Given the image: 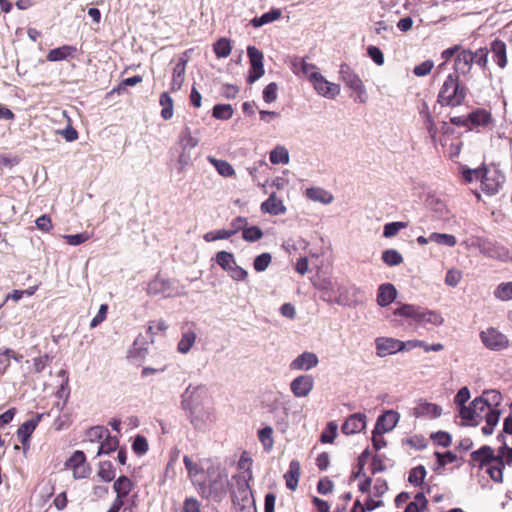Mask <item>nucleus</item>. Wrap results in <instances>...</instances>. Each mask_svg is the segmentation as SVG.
<instances>
[{"label":"nucleus","instance_id":"nucleus-59","mask_svg":"<svg viewBox=\"0 0 512 512\" xmlns=\"http://www.w3.org/2000/svg\"><path fill=\"white\" fill-rule=\"evenodd\" d=\"M248 56L250 59V70L248 74V82L254 83L256 81V47H248Z\"/></svg>","mask_w":512,"mask_h":512},{"label":"nucleus","instance_id":"nucleus-24","mask_svg":"<svg viewBox=\"0 0 512 512\" xmlns=\"http://www.w3.org/2000/svg\"><path fill=\"white\" fill-rule=\"evenodd\" d=\"M247 219L245 217H237L230 223V227L227 229L228 232H231V236L242 231V237L246 241L254 242L256 241V227L251 226L247 227Z\"/></svg>","mask_w":512,"mask_h":512},{"label":"nucleus","instance_id":"nucleus-43","mask_svg":"<svg viewBox=\"0 0 512 512\" xmlns=\"http://www.w3.org/2000/svg\"><path fill=\"white\" fill-rule=\"evenodd\" d=\"M208 160L221 176L229 177L234 174L233 167L227 161L216 159L211 156L208 157Z\"/></svg>","mask_w":512,"mask_h":512},{"label":"nucleus","instance_id":"nucleus-1","mask_svg":"<svg viewBox=\"0 0 512 512\" xmlns=\"http://www.w3.org/2000/svg\"><path fill=\"white\" fill-rule=\"evenodd\" d=\"M188 477L202 498L220 501L229 487L228 474L210 459L184 456Z\"/></svg>","mask_w":512,"mask_h":512},{"label":"nucleus","instance_id":"nucleus-46","mask_svg":"<svg viewBox=\"0 0 512 512\" xmlns=\"http://www.w3.org/2000/svg\"><path fill=\"white\" fill-rule=\"evenodd\" d=\"M459 415L466 422V424L472 426L478 425L477 413L474 411L472 402L468 406L462 405V408L459 409Z\"/></svg>","mask_w":512,"mask_h":512},{"label":"nucleus","instance_id":"nucleus-31","mask_svg":"<svg viewBox=\"0 0 512 512\" xmlns=\"http://www.w3.org/2000/svg\"><path fill=\"white\" fill-rule=\"evenodd\" d=\"M397 297V290L391 283L381 284L378 288L377 303L385 307L391 304Z\"/></svg>","mask_w":512,"mask_h":512},{"label":"nucleus","instance_id":"nucleus-9","mask_svg":"<svg viewBox=\"0 0 512 512\" xmlns=\"http://www.w3.org/2000/svg\"><path fill=\"white\" fill-rule=\"evenodd\" d=\"M465 97L466 89L460 86L458 76L449 74L440 89L438 95L439 103L441 105L455 107L461 105Z\"/></svg>","mask_w":512,"mask_h":512},{"label":"nucleus","instance_id":"nucleus-63","mask_svg":"<svg viewBox=\"0 0 512 512\" xmlns=\"http://www.w3.org/2000/svg\"><path fill=\"white\" fill-rule=\"evenodd\" d=\"M277 95H278V86L274 82L268 84L263 90V100L266 103L274 102L277 99Z\"/></svg>","mask_w":512,"mask_h":512},{"label":"nucleus","instance_id":"nucleus-64","mask_svg":"<svg viewBox=\"0 0 512 512\" xmlns=\"http://www.w3.org/2000/svg\"><path fill=\"white\" fill-rule=\"evenodd\" d=\"M183 512H202L201 503L194 497H188L183 503Z\"/></svg>","mask_w":512,"mask_h":512},{"label":"nucleus","instance_id":"nucleus-8","mask_svg":"<svg viewBox=\"0 0 512 512\" xmlns=\"http://www.w3.org/2000/svg\"><path fill=\"white\" fill-rule=\"evenodd\" d=\"M399 420L400 414L392 409L385 410L378 416L372 431L373 448H384L387 445L384 434L391 432Z\"/></svg>","mask_w":512,"mask_h":512},{"label":"nucleus","instance_id":"nucleus-42","mask_svg":"<svg viewBox=\"0 0 512 512\" xmlns=\"http://www.w3.org/2000/svg\"><path fill=\"white\" fill-rule=\"evenodd\" d=\"M493 295L500 301L512 300V282H502L493 291Z\"/></svg>","mask_w":512,"mask_h":512},{"label":"nucleus","instance_id":"nucleus-57","mask_svg":"<svg viewBox=\"0 0 512 512\" xmlns=\"http://www.w3.org/2000/svg\"><path fill=\"white\" fill-rule=\"evenodd\" d=\"M403 445L410 446L411 448H426L428 440L422 435H413L403 440Z\"/></svg>","mask_w":512,"mask_h":512},{"label":"nucleus","instance_id":"nucleus-30","mask_svg":"<svg viewBox=\"0 0 512 512\" xmlns=\"http://www.w3.org/2000/svg\"><path fill=\"white\" fill-rule=\"evenodd\" d=\"M300 475H301L300 462L298 460H292L289 464V469L284 474L285 484L289 490H291V491L296 490V488L298 486Z\"/></svg>","mask_w":512,"mask_h":512},{"label":"nucleus","instance_id":"nucleus-48","mask_svg":"<svg viewBox=\"0 0 512 512\" xmlns=\"http://www.w3.org/2000/svg\"><path fill=\"white\" fill-rule=\"evenodd\" d=\"M426 469L423 465L412 468L409 472L408 481L414 486H420L426 477Z\"/></svg>","mask_w":512,"mask_h":512},{"label":"nucleus","instance_id":"nucleus-16","mask_svg":"<svg viewBox=\"0 0 512 512\" xmlns=\"http://www.w3.org/2000/svg\"><path fill=\"white\" fill-rule=\"evenodd\" d=\"M311 82L315 91L324 98L334 99L341 91L340 85L328 81L321 73L312 75Z\"/></svg>","mask_w":512,"mask_h":512},{"label":"nucleus","instance_id":"nucleus-56","mask_svg":"<svg viewBox=\"0 0 512 512\" xmlns=\"http://www.w3.org/2000/svg\"><path fill=\"white\" fill-rule=\"evenodd\" d=\"M388 484L386 480L382 478H377L372 487V494L369 497H372L376 500H380V498L387 492Z\"/></svg>","mask_w":512,"mask_h":512},{"label":"nucleus","instance_id":"nucleus-55","mask_svg":"<svg viewBox=\"0 0 512 512\" xmlns=\"http://www.w3.org/2000/svg\"><path fill=\"white\" fill-rule=\"evenodd\" d=\"M233 110L229 104H217L213 107V117L227 120L232 117Z\"/></svg>","mask_w":512,"mask_h":512},{"label":"nucleus","instance_id":"nucleus-36","mask_svg":"<svg viewBox=\"0 0 512 512\" xmlns=\"http://www.w3.org/2000/svg\"><path fill=\"white\" fill-rule=\"evenodd\" d=\"M491 121V115L485 110L478 109L468 115V128L486 126Z\"/></svg>","mask_w":512,"mask_h":512},{"label":"nucleus","instance_id":"nucleus-44","mask_svg":"<svg viewBox=\"0 0 512 512\" xmlns=\"http://www.w3.org/2000/svg\"><path fill=\"white\" fill-rule=\"evenodd\" d=\"M160 105L163 107L161 116L164 120H169L173 116V100L167 92L160 95Z\"/></svg>","mask_w":512,"mask_h":512},{"label":"nucleus","instance_id":"nucleus-60","mask_svg":"<svg viewBox=\"0 0 512 512\" xmlns=\"http://www.w3.org/2000/svg\"><path fill=\"white\" fill-rule=\"evenodd\" d=\"M482 397L485 398L486 402H488V406L491 408L499 406L502 401V395L497 390L484 391Z\"/></svg>","mask_w":512,"mask_h":512},{"label":"nucleus","instance_id":"nucleus-11","mask_svg":"<svg viewBox=\"0 0 512 512\" xmlns=\"http://www.w3.org/2000/svg\"><path fill=\"white\" fill-rule=\"evenodd\" d=\"M474 411L477 413V424L485 420L486 425L482 427V432L485 435L493 433L494 427L498 424L500 419V412L496 408L488 406L484 397H477L472 401Z\"/></svg>","mask_w":512,"mask_h":512},{"label":"nucleus","instance_id":"nucleus-38","mask_svg":"<svg viewBox=\"0 0 512 512\" xmlns=\"http://www.w3.org/2000/svg\"><path fill=\"white\" fill-rule=\"evenodd\" d=\"M269 160L274 165H286L289 163L290 156L288 149L283 145H277L269 154Z\"/></svg>","mask_w":512,"mask_h":512},{"label":"nucleus","instance_id":"nucleus-2","mask_svg":"<svg viewBox=\"0 0 512 512\" xmlns=\"http://www.w3.org/2000/svg\"><path fill=\"white\" fill-rule=\"evenodd\" d=\"M181 405L197 430L206 431L216 422L212 398L205 385L190 384L181 395Z\"/></svg>","mask_w":512,"mask_h":512},{"label":"nucleus","instance_id":"nucleus-62","mask_svg":"<svg viewBox=\"0 0 512 512\" xmlns=\"http://www.w3.org/2000/svg\"><path fill=\"white\" fill-rule=\"evenodd\" d=\"M281 15L282 12L278 8L272 9L269 12L264 13L261 17L258 18V27L274 22L275 20L279 19Z\"/></svg>","mask_w":512,"mask_h":512},{"label":"nucleus","instance_id":"nucleus-27","mask_svg":"<svg viewBox=\"0 0 512 512\" xmlns=\"http://www.w3.org/2000/svg\"><path fill=\"white\" fill-rule=\"evenodd\" d=\"M187 54H188V51H185L173 68L172 80H171V90L172 91L180 90L184 83L186 65L188 62Z\"/></svg>","mask_w":512,"mask_h":512},{"label":"nucleus","instance_id":"nucleus-21","mask_svg":"<svg viewBox=\"0 0 512 512\" xmlns=\"http://www.w3.org/2000/svg\"><path fill=\"white\" fill-rule=\"evenodd\" d=\"M376 355L384 358L401 352V340L392 337H378L375 339Z\"/></svg>","mask_w":512,"mask_h":512},{"label":"nucleus","instance_id":"nucleus-13","mask_svg":"<svg viewBox=\"0 0 512 512\" xmlns=\"http://www.w3.org/2000/svg\"><path fill=\"white\" fill-rule=\"evenodd\" d=\"M84 442L98 445V448H119V439L112 436L104 426H94L85 433Z\"/></svg>","mask_w":512,"mask_h":512},{"label":"nucleus","instance_id":"nucleus-19","mask_svg":"<svg viewBox=\"0 0 512 512\" xmlns=\"http://www.w3.org/2000/svg\"><path fill=\"white\" fill-rule=\"evenodd\" d=\"M477 179H481L482 190L489 195H494L499 191L502 183V177L496 171L474 170Z\"/></svg>","mask_w":512,"mask_h":512},{"label":"nucleus","instance_id":"nucleus-53","mask_svg":"<svg viewBox=\"0 0 512 512\" xmlns=\"http://www.w3.org/2000/svg\"><path fill=\"white\" fill-rule=\"evenodd\" d=\"M430 439L435 446L448 447L451 444L452 437L445 431H437L430 434Z\"/></svg>","mask_w":512,"mask_h":512},{"label":"nucleus","instance_id":"nucleus-49","mask_svg":"<svg viewBox=\"0 0 512 512\" xmlns=\"http://www.w3.org/2000/svg\"><path fill=\"white\" fill-rule=\"evenodd\" d=\"M338 432V424L331 421L321 433L320 440L323 444H332Z\"/></svg>","mask_w":512,"mask_h":512},{"label":"nucleus","instance_id":"nucleus-14","mask_svg":"<svg viewBox=\"0 0 512 512\" xmlns=\"http://www.w3.org/2000/svg\"><path fill=\"white\" fill-rule=\"evenodd\" d=\"M216 263L235 281H243L248 273L240 267L232 253L227 251H219L215 255Z\"/></svg>","mask_w":512,"mask_h":512},{"label":"nucleus","instance_id":"nucleus-18","mask_svg":"<svg viewBox=\"0 0 512 512\" xmlns=\"http://www.w3.org/2000/svg\"><path fill=\"white\" fill-rule=\"evenodd\" d=\"M65 466L73 471L74 479H84L90 473L89 465L82 450H76L66 461Z\"/></svg>","mask_w":512,"mask_h":512},{"label":"nucleus","instance_id":"nucleus-6","mask_svg":"<svg viewBox=\"0 0 512 512\" xmlns=\"http://www.w3.org/2000/svg\"><path fill=\"white\" fill-rule=\"evenodd\" d=\"M504 451L498 450V454H494V450H473L471 460L479 462L480 467H486L487 473L495 482H502L504 468Z\"/></svg>","mask_w":512,"mask_h":512},{"label":"nucleus","instance_id":"nucleus-50","mask_svg":"<svg viewBox=\"0 0 512 512\" xmlns=\"http://www.w3.org/2000/svg\"><path fill=\"white\" fill-rule=\"evenodd\" d=\"M428 501L423 493H417L414 500L410 502L404 512H421L427 507Z\"/></svg>","mask_w":512,"mask_h":512},{"label":"nucleus","instance_id":"nucleus-10","mask_svg":"<svg viewBox=\"0 0 512 512\" xmlns=\"http://www.w3.org/2000/svg\"><path fill=\"white\" fill-rule=\"evenodd\" d=\"M147 294L150 296H162L163 298L186 295L185 287L177 280L155 277L148 283Z\"/></svg>","mask_w":512,"mask_h":512},{"label":"nucleus","instance_id":"nucleus-22","mask_svg":"<svg viewBox=\"0 0 512 512\" xmlns=\"http://www.w3.org/2000/svg\"><path fill=\"white\" fill-rule=\"evenodd\" d=\"M366 424L367 416L365 413H354L346 418L342 424L341 431L345 435H353L364 430Z\"/></svg>","mask_w":512,"mask_h":512},{"label":"nucleus","instance_id":"nucleus-5","mask_svg":"<svg viewBox=\"0 0 512 512\" xmlns=\"http://www.w3.org/2000/svg\"><path fill=\"white\" fill-rule=\"evenodd\" d=\"M235 486L233 487V503L237 512H256V500L249 480H252L250 472H243L233 477Z\"/></svg>","mask_w":512,"mask_h":512},{"label":"nucleus","instance_id":"nucleus-23","mask_svg":"<svg viewBox=\"0 0 512 512\" xmlns=\"http://www.w3.org/2000/svg\"><path fill=\"white\" fill-rule=\"evenodd\" d=\"M314 387L313 377L310 375H300L294 378L290 384L293 395L297 398H303L310 394Z\"/></svg>","mask_w":512,"mask_h":512},{"label":"nucleus","instance_id":"nucleus-26","mask_svg":"<svg viewBox=\"0 0 512 512\" xmlns=\"http://www.w3.org/2000/svg\"><path fill=\"white\" fill-rule=\"evenodd\" d=\"M319 363L318 356L313 352H303L298 355L291 363L290 369L296 371H308L316 367Z\"/></svg>","mask_w":512,"mask_h":512},{"label":"nucleus","instance_id":"nucleus-41","mask_svg":"<svg viewBox=\"0 0 512 512\" xmlns=\"http://www.w3.org/2000/svg\"><path fill=\"white\" fill-rule=\"evenodd\" d=\"M382 261L390 267L398 266L403 262V256L396 249H386L382 252Z\"/></svg>","mask_w":512,"mask_h":512},{"label":"nucleus","instance_id":"nucleus-34","mask_svg":"<svg viewBox=\"0 0 512 512\" xmlns=\"http://www.w3.org/2000/svg\"><path fill=\"white\" fill-rule=\"evenodd\" d=\"M305 195L308 199L325 205L332 203L334 199L333 195L329 191L320 187L307 188Z\"/></svg>","mask_w":512,"mask_h":512},{"label":"nucleus","instance_id":"nucleus-7","mask_svg":"<svg viewBox=\"0 0 512 512\" xmlns=\"http://www.w3.org/2000/svg\"><path fill=\"white\" fill-rule=\"evenodd\" d=\"M394 315L408 318L420 327H426L429 324L440 326L443 323V318L439 313L410 304H404L395 309Z\"/></svg>","mask_w":512,"mask_h":512},{"label":"nucleus","instance_id":"nucleus-47","mask_svg":"<svg viewBox=\"0 0 512 512\" xmlns=\"http://www.w3.org/2000/svg\"><path fill=\"white\" fill-rule=\"evenodd\" d=\"M382 504L383 502L381 500H376L372 497L367 498L365 505H362L359 500H356L351 512H366V510L372 511L377 507L382 506Z\"/></svg>","mask_w":512,"mask_h":512},{"label":"nucleus","instance_id":"nucleus-45","mask_svg":"<svg viewBox=\"0 0 512 512\" xmlns=\"http://www.w3.org/2000/svg\"><path fill=\"white\" fill-rule=\"evenodd\" d=\"M429 239L431 242L448 247H454L457 244L456 237L446 233H431Z\"/></svg>","mask_w":512,"mask_h":512},{"label":"nucleus","instance_id":"nucleus-61","mask_svg":"<svg viewBox=\"0 0 512 512\" xmlns=\"http://www.w3.org/2000/svg\"><path fill=\"white\" fill-rule=\"evenodd\" d=\"M90 234L88 232H82L78 234L73 235H64L63 238L65 239L66 243L72 246H78L87 240L90 239Z\"/></svg>","mask_w":512,"mask_h":512},{"label":"nucleus","instance_id":"nucleus-52","mask_svg":"<svg viewBox=\"0 0 512 512\" xmlns=\"http://www.w3.org/2000/svg\"><path fill=\"white\" fill-rule=\"evenodd\" d=\"M98 476L105 482H110L115 478V470L111 462L104 461L100 463Z\"/></svg>","mask_w":512,"mask_h":512},{"label":"nucleus","instance_id":"nucleus-58","mask_svg":"<svg viewBox=\"0 0 512 512\" xmlns=\"http://www.w3.org/2000/svg\"><path fill=\"white\" fill-rule=\"evenodd\" d=\"M231 237V232L229 233L227 229H219V230H213L209 231L204 234L203 239L206 242H213L217 240H223L228 239Z\"/></svg>","mask_w":512,"mask_h":512},{"label":"nucleus","instance_id":"nucleus-54","mask_svg":"<svg viewBox=\"0 0 512 512\" xmlns=\"http://www.w3.org/2000/svg\"><path fill=\"white\" fill-rule=\"evenodd\" d=\"M408 226L406 222H391L384 225L383 236L385 238H392L398 234L402 229Z\"/></svg>","mask_w":512,"mask_h":512},{"label":"nucleus","instance_id":"nucleus-37","mask_svg":"<svg viewBox=\"0 0 512 512\" xmlns=\"http://www.w3.org/2000/svg\"><path fill=\"white\" fill-rule=\"evenodd\" d=\"M199 143V139L191 132L190 127L184 126L179 135V144L182 150H191Z\"/></svg>","mask_w":512,"mask_h":512},{"label":"nucleus","instance_id":"nucleus-40","mask_svg":"<svg viewBox=\"0 0 512 512\" xmlns=\"http://www.w3.org/2000/svg\"><path fill=\"white\" fill-rule=\"evenodd\" d=\"M133 483L126 476H120L114 482L113 489L116 492V495L120 497H126L132 490Z\"/></svg>","mask_w":512,"mask_h":512},{"label":"nucleus","instance_id":"nucleus-51","mask_svg":"<svg viewBox=\"0 0 512 512\" xmlns=\"http://www.w3.org/2000/svg\"><path fill=\"white\" fill-rule=\"evenodd\" d=\"M213 50L218 58H226L231 53V43L227 38H220L213 45Z\"/></svg>","mask_w":512,"mask_h":512},{"label":"nucleus","instance_id":"nucleus-32","mask_svg":"<svg viewBox=\"0 0 512 512\" xmlns=\"http://www.w3.org/2000/svg\"><path fill=\"white\" fill-rule=\"evenodd\" d=\"M261 210L271 215H281L286 212V207L275 193H271L268 199L261 204Z\"/></svg>","mask_w":512,"mask_h":512},{"label":"nucleus","instance_id":"nucleus-12","mask_svg":"<svg viewBox=\"0 0 512 512\" xmlns=\"http://www.w3.org/2000/svg\"><path fill=\"white\" fill-rule=\"evenodd\" d=\"M339 78L356 93L355 102L366 103L368 96L365 86L358 74L348 64L340 65Z\"/></svg>","mask_w":512,"mask_h":512},{"label":"nucleus","instance_id":"nucleus-35","mask_svg":"<svg viewBox=\"0 0 512 512\" xmlns=\"http://www.w3.org/2000/svg\"><path fill=\"white\" fill-rule=\"evenodd\" d=\"M76 53V48L70 45H63L58 48L51 49L47 54V60L51 62H57L66 60L73 57Z\"/></svg>","mask_w":512,"mask_h":512},{"label":"nucleus","instance_id":"nucleus-29","mask_svg":"<svg viewBox=\"0 0 512 512\" xmlns=\"http://www.w3.org/2000/svg\"><path fill=\"white\" fill-rule=\"evenodd\" d=\"M442 414V408L434 403L421 402L413 409L415 417L437 418Z\"/></svg>","mask_w":512,"mask_h":512},{"label":"nucleus","instance_id":"nucleus-28","mask_svg":"<svg viewBox=\"0 0 512 512\" xmlns=\"http://www.w3.org/2000/svg\"><path fill=\"white\" fill-rule=\"evenodd\" d=\"M473 52L470 50L460 51L454 62V70L457 74L466 75L470 72L474 63Z\"/></svg>","mask_w":512,"mask_h":512},{"label":"nucleus","instance_id":"nucleus-3","mask_svg":"<svg viewBox=\"0 0 512 512\" xmlns=\"http://www.w3.org/2000/svg\"><path fill=\"white\" fill-rule=\"evenodd\" d=\"M313 286L321 292V300L328 304L356 306L360 303L358 296L361 290L356 286H347L331 277L314 281Z\"/></svg>","mask_w":512,"mask_h":512},{"label":"nucleus","instance_id":"nucleus-20","mask_svg":"<svg viewBox=\"0 0 512 512\" xmlns=\"http://www.w3.org/2000/svg\"><path fill=\"white\" fill-rule=\"evenodd\" d=\"M197 326L195 323H186L181 327V337L177 344V351L181 354H187L194 346L197 338Z\"/></svg>","mask_w":512,"mask_h":512},{"label":"nucleus","instance_id":"nucleus-17","mask_svg":"<svg viewBox=\"0 0 512 512\" xmlns=\"http://www.w3.org/2000/svg\"><path fill=\"white\" fill-rule=\"evenodd\" d=\"M484 346L490 350H503L508 347L507 337L494 328H488L480 333Z\"/></svg>","mask_w":512,"mask_h":512},{"label":"nucleus","instance_id":"nucleus-15","mask_svg":"<svg viewBox=\"0 0 512 512\" xmlns=\"http://www.w3.org/2000/svg\"><path fill=\"white\" fill-rule=\"evenodd\" d=\"M474 245H476L480 252L488 258L504 262L512 260V251L499 244L492 243L484 239H478Z\"/></svg>","mask_w":512,"mask_h":512},{"label":"nucleus","instance_id":"nucleus-33","mask_svg":"<svg viewBox=\"0 0 512 512\" xmlns=\"http://www.w3.org/2000/svg\"><path fill=\"white\" fill-rule=\"evenodd\" d=\"M492 57L500 68H504L507 65V53L506 45L502 40L495 39L491 43Z\"/></svg>","mask_w":512,"mask_h":512},{"label":"nucleus","instance_id":"nucleus-39","mask_svg":"<svg viewBox=\"0 0 512 512\" xmlns=\"http://www.w3.org/2000/svg\"><path fill=\"white\" fill-rule=\"evenodd\" d=\"M420 116L431 140L435 142L438 130L427 107L420 111Z\"/></svg>","mask_w":512,"mask_h":512},{"label":"nucleus","instance_id":"nucleus-25","mask_svg":"<svg viewBox=\"0 0 512 512\" xmlns=\"http://www.w3.org/2000/svg\"><path fill=\"white\" fill-rule=\"evenodd\" d=\"M43 414H36L31 419L25 421L17 430V438L22 444V448L29 446V439L36 427L38 426Z\"/></svg>","mask_w":512,"mask_h":512},{"label":"nucleus","instance_id":"nucleus-4","mask_svg":"<svg viewBox=\"0 0 512 512\" xmlns=\"http://www.w3.org/2000/svg\"><path fill=\"white\" fill-rule=\"evenodd\" d=\"M389 459L385 455L379 454L378 450H363L358 457V462L350 480L361 479L358 484V489L362 493H368L371 490L372 479L364 473V467L367 465L368 470L372 475L387 470L389 466Z\"/></svg>","mask_w":512,"mask_h":512}]
</instances>
